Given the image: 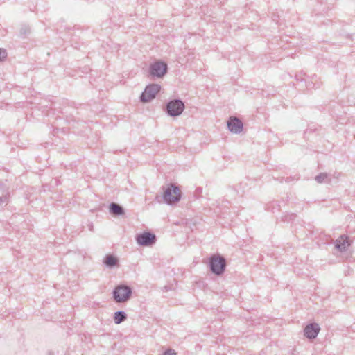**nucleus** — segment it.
Masks as SVG:
<instances>
[{
  "label": "nucleus",
  "instance_id": "423d86ee",
  "mask_svg": "<svg viewBox=\"0 0 355 355\" xmlns=\"http://www.w3.org/2000/svg\"><path fill=\"white\" fill-rule=\"evenodd\" d=\"M137 241L141 245H150L155 242V236L149 232H144L137 237Z\"/></svg>",
  "mask_w": 355,
  "mask_h": 355
},
{
  "label": "nucleus",
  "instance_id": "20e7f679",
  "mask_svg": "<svg viewBox=\"0 0 355 355\" xmlns=\"http://www.w3.org/2000/svg\"><path fill=\"white\" fill-rule=\"evenodd\" d=\"M160 86L158 85H150L146 87L143 92L141 99L143 102H148L153 99L156 94L159 92Z\"/></svg>",
  "mask_w": 355,
  "mask_h": 355
},
{
  "label": "nucleus",
  "instance_id": "dca6fc26",
  "mask_svg": "<svg viewBox=\"0 0 355 355\" xmlns=\"http://www.w3.org/2000/svg\"><path fill=\"white\" fill-rule=\"evenodd\" d=\"M320 178V176H318L317 179L319 180ZM320 182V180H318Z\"/></svg>",
  "mask_w": 355,
  "mask_h": 355
},
{
  "label": "nucleus",
  "instance_id": "4468645a",
  "mask_svg": "<svg viewBox=\"0 0 355 355\" xmlns=\"http://www.w3.org/2000/svg\"><path fill=\"white\" fill-rule=\"evenodd\" d=\"M7 56L6 50L0 49V61H3Z\"/></svg>",
  "mask_w": 355,
  "mask_h": 355
},
{
  "label": "nucleus",
  "instance_id": "39448f33",
  "mask_svg": "<svg viewBox=\"0 0 355 355\" xmlns=\"http://www.w3.org/2000/svg\"><path fill=\"white\" fill-rule=\"evenodd\" d=\"M184 104L180 101H172L167 105L168 112L171 116L180 114L184 110Z\"/></svg>",
  "mask_w": 355,
  "mask_h": 355
},
{
  "label": "nucleus",
  "instance_id": "9d476101",
  "mask_svg": "<svg viewBox=\"0 0 355 355\" xmlns=\"http://www.w3.org/2000/svg\"><path fill=\"white\" fill-rule=\"evenodd\" d=\"M335 246L340 252L345 250L349 246L347 237L345 236L339 237L336 241Z\"/></svg>",
  "mask_w": 355,
  "mask_h": 355
},
{
  "label": "nucleus",
  "instance_id": "f8f14e48",
  "mask_svg": "<svg viewBox=\"0 0 355 355\" xmlns=\"http://www.w3.org/2000/svg\"><path fill=\"white\" fill-rule=\"evenodd\" d=\"M104 262L109 266H113L116 264L117 259L112 255H109L105 257Z\"/></svg>",
  "mask_w": 355,
  "mask_h": 355
},
{
  "label": "nucleus",
  "instance_id": "1a4fd4ad",
  "mask_svg": "<svg viewBox=\"0 0 355 355\" xmlns=\"http://www.w3.org/2000/svg\"><path fill=\"white\" fill-rule=\"evenodd\" d=\"M320 327L317 324H311L306 327L304 334L309 338H315L319 333Z\"/></svg>",
  "mask_w": 355,
  "mask_h": 355
},
{
  "label": "nucleus",
  "instance_id": "f257e3e1",
  "mask_svg": "<svg viewBox=\"0 0 355 355\" xmlns=\"http://www.w3.org/2000/svg\"><path fill=\"white\" fill-rule=\"evenodd\" d=\"M182 196L181 190L179 187L173 184L168 185L164 191L163 198L168 204H173L178 202Z\"/></svg>",
  "mask_w": 355,
  "mask_h": 355
},
{
  "label": "nucleus",
  "instance_id": "2eb2a0df",
  "mask_svg": "<svg viewBox=\"0 0 355 355\" xmlns=\"http://www.w3.org/2000/svg\"><path fill=\"white\" fill-rule=\"evenodd\" d=\"M164 355H176V353L174 351L169 349V350L166 351L164 354Z\"/></svg>",
  "mask_w": 355,
  "mask_h": 355
},
{
  "label": "nucleus",
  "instance_id": "ddd939ff",
  "mask_svg": "<svg viewBox=\"0 0 355 355\" xmlns=\"http://www.w3.org/2000/svg\"><path fill=\"white\" fill-rule=\"evenodd\" d=\"M125 318V315L123 312H116L114 314V322L116 324L121 323Z\"/></svg>",
  "mask_w": 355,
  "mask_h": 355
},
{
  "label": "nucleus",
  "instance_id": "f03ea898",
  "mask_svg": "<svg viewBox=\"0 0 355 355\" xmlns=\"http://www.w3.org/2000/svg\"><path fill=\"white\" fill-rule=\"evenodd\" d=\"M132 291L130 287L123 285H119L115 288L113 292L114 300L117 302H124L130 297Z\"/></svg>",
  "mask_w": 355,
  "mask_h": 355
},
{
  "label": "nucleus",
  "instance_id": "7ed1b4c3",
  "mask_svg": "<svg viewBox=\"0 0 355 355\" xmlns=\"http://www.w3.org/2000/svg\"><path fill=\"white\" fill-rule=\"evenodd\" d=\"M225 267V260L219 255H214L211 259V268L213 272L220 275Z\"/></svg>",
  "mask_w": 355,
  "mask_h": 355
},
{
  "label": "nucleus",
  "instance_id": "9b49d317",
  "mask_svg": "<svg viewBox=\"0 0 355 355\" xmlns=\"http://www.w3.org/2000/svg\"><path fill=\"white\" fill-rule=\"evenodd\" d=\"M110 211L114 215H122L123 214V210L121 206L117 204L112 203L110 205Z\"/></svg>",
  "mask_w": 355,
  "mask_h": 355
},
{
  "label": "nucleus",
  "instance_id": "0eeeda50",
  "mask_svg": "<svg viewBox=\"0 0 355 355\" xmlns=\"http://www.w3.org/2000/svg\"><path fill=\"white\" fill-rule=\"evenodd\" d=\"M167 70V66L164 62H155L151 67V74L157 76V77H162L165 74Z\"/></svg>",
  "mask_w": 355,
  "mask_h": 355
},
{
  "label": "nucleus",
  "instance_id": "6e6552de",
  "mask_svg": "<svg viewBox=\"0 0 355 355\" xmlns=\"http://www.w3.org/2000/svg\"><path fill=\"white\" fill-rule=\"evenodd\" d=\"M229 130L235 133L240 132L243 128L242 122L236 117L230 118L227 122Z\"/></svg>",
  "mask_w": 355,
  "mask_h": 355
}]
</instances>
